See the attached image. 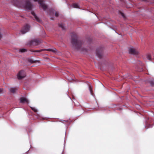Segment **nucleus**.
<instances>
[{"mask_svg":"<svg viewBox=\"0 0 154 154\" xmlns=\"http://www.w3.org/2000/svg\"><path fill=\"white\" fill-rule=\"evenodd\" d=\"M71 43L72 47L74 49L79 50L82 51H87L86 48H82L83 41L78 39L77 35L75 33H72L71 35Z\"/></svg>","mask_w":154,"mask_h":154,"instance_id":"obj_1","label":"nucleus"},{"mask_svg":"<svg viewBox=\"0 0 154 154\" xmlns=\"http://www.w3.org/2000/svg\"><path fill=\"white\" fill-rule=\"evenodd\" d=\"M35 2H38L40 6L44 11H45L47 8V6L44 2L43 0H33Z\"/></svg>","mask_w":154,"mask_h":154,"instance_id":"obj_2","label":"nucleus"},{"mask_svg":"<svg viewBox=\"0 0 154 154\" xmlns=\"http://www.w3.org/2000/svg\"><path fill=\"white\" fill-rule=\"evenodd\" d=\"M26 76V74L23 70H20L17 75V77L18 79L20 80Z\"/></svg>","mask_w":154,"mask_h":154,"instance_id":"obj_3","label":"nucleus"},{"mask_svg":"<svg viewBox=\"0 0 154 154\" xmlns=\"http://www.w3.org/2000/svg\"><path fill=\"white\" fill-rule=\"evenodd\" d=\"M129 52L130 54L134 55H138L139 53V51L133 48H130L129 50Z\"/></svg>","mask_w":154,"mask_h":154,"instance_id":"obj_4","label":"nucleus"},{"mask_svg":"<svg viewBox=\"0 0 154 154\" xmlns=\"http://www.w3.org/2000/svg\"><path fill=\"white\" fill-rule=\"evenodd\" d=\"M103 49L102 48H98L96 51V54L97 57L101 58L102 56Z\"/></svg>","mask_w":154,"mask_h":154,"instance_id":"obj_5","label":"nucleus"},{"mask_svg":"<svg viewBox=\"0 0 154 154\" xmlns=\"http://www.w3.org/2000/svg\"><path fill=\"white\" fill-rule=\"evenodd\" d=\"M25 6L26 8L30 10L32 9V5L30 2V0H26L25 2Z\"/></svg>","mask_w":154,"mask_h":154,"instance_id":"obj_6","label":"nucleus"},{"mask_svg":"<svg viewBox=\"0 0 154 154\" xmlns=\"http://www.w3.org/2000/svg\"><path fill=\"white\" fill-rule=\"evenodd\" d=\"M30 27L28 24H26L21 29V31L22 34H24L29 31Z\"/></svg>","mask_w":154,"mask_h":154,"instance_id":"obj_7","label":"nucleus"},{"mask_svg":"<svg viewBox=\"0 0 154 154\" xmlns=\"http://www.w3.org/2000/svg\"><path fill=\"white\" fill-rule=\"evenodd\" d=\"M40 42L39 40L37 39H35L31 41L30 42V45H36L39 44Z\"/></svg>","mask_w":154,"mask_h":154,"instance_id":"obj_8","label":"nucleus"},{"mask_svg":"<svg viewBox=\"0 0 154 154\" xmlns=\"http://www.w3.org/2000/svg\"><path fill=\"white\" fill-rule=\"evenodd\" d=\"M29 103V101L26 98L24 97H22L20 98V103Z\"/></svg>","mask_w":154,"mask_h":154,"instance_id":"obj_9","label":"nucleus"},{"mask_svg":"<svg viewBox=\"0 0 154 154\" xmlns=\"http://www.w3.org/2000/svg\"><path fill=\"white\" fill-rule=\"evenodd\" d=\"M31 14L35 18V20H36L38 22H40L41 21V20L39 19V18L38 17L36 14H35V13L33 11H32L31 12Z\"/></svg>","mask_w":154,"mask_h":154,"instance_id":"obj_10","label":"nucleus"},{"mask_svg":"<svg viewBox=\"0 0 154 154\" xmlns=\"http://www.w3.org/2000/svg\"><path fill=\"white\" fill-rule=\"evenodd\" d=\"M17 89V88H11L9 89V90L11 93H15Z\"/></svg>","mask_w":154,"mask_h":154,"instance_id":"obj_11","label":"nucleus"},{"mask_svg":"<svg viewBox=\"0 0 154 154\" xmlns=\"http://www.w3.org/2000/svg\"><path fill=\"white\" fill-rule=\"evenodd\" d=\"M45 50H46L45 49H41L39 50H34L31 49V50H30V51L31 52L39 53L41 52H42V51H45Z\"/></svg>","mask_w":154,"mask_h":154,"instance_id":"obj_12","label":"nucleus"},{"mask_svg":"<svg viewBox=\"0 0 154 154\" xmlns=\"http://www.w3.org/2000/svg\"><path fill=\"white\" fill-rule=\"evenodd\" d=\"M46 51H52L53 53H55L57 51V49L54 48V49H46Z\"/></svg>","mask_w":154,"mask_h":154,"instance_id":"obj_13","label":"nucleus"},{"mask_svg":"<svg viewBox=\"0 0 154 154\" xmlns=\"http://www.w3.org/2000/svg\"><path fill=\"white\" fill-rule=\"evenodd\" d=\"M72 6L74 8H79L78 5L76 3L73 4L72 5Z\"/></svg>","mask_w":154,"mask_h":154,"instance_id":"obj_14","label":"nucleus"},{"mask_svg":"<svg viewBox=\"0 0 154 154\" xmlns=\"http://www.w3.org/2000/svg\"><path fill=\"white\" fill-rule=\"evenodd\" d=\"M27 50L25 49H21L19 50V51L20 52L23 53L26 51Z\"/></svg>","mask_w":154,"mask_h":154,"instance_id":"obj_15","label":"nucleus"},{"mask_svg":"<svg viewBox=\"0 0 154 154\" xmlns=\"http://www.w3.org/2000/svg\"><path fill=\"white\" fill-rule=\"evenodd\" d=\"M59 27H61L62 29H65V28H64V25L63 24H60L59 25Z\"/></svg>","mask_w":154,"mask_h":154,"instance_id":"obj_16","label":"nucleus"},{"mask_svg":"<svg viewBox=\"0 0 154 154\" xmlns=\"http://www.w3.org/2000/svg\"><path fill=\"white\" fill-rule=\"evenodd\" d=\"M32 109L35 112H37V110L34 107H31Z\"/></svg>","mask_w":154,"mask_h":154,"instance_id":"obj_17","label":"nucleus"},{"mask_svg":"<svg viewBox=\"0 0 154 154\" xmlns=\"http://www.w3.org/2000/svg\"><path fill=\"white\" fill-rule=\"evenodd\" d=\"M147 58L148 60H150L151 59V56L149 54L147 55Z\"/></svg>","mask_w":154,"mask_h":154,"instance_id":"obj_18","label":"nucleus"},{"mask_svg":"<svg viewBox=\"0 0 154 154\" xmlns=\"http://www.w3.org/2000/svg\"><path fill=\"white\" fill-rule=\"evenodd\" d=\"M149 83L152 86H153L154 85V82L152 81H149Z\"/></svg>","mask_w":154,"mask_h":154,"instance_id":"obj_19","label":"nucleus"},{"mask_svg":"<svg viewBox=\"0 0 154 154\" xmlns=\"http://www.w3.org/2000/svg\"><path fill=\"white\" fill-rule=\"evenodd\" d=\"M89 90H90V92L91 93V94H92V88L91 87V86H89Z\"/></svg>","mask_w":154,"mask_h":154,"instance_id":"obj_20","label":"nucleus"},{"mask_svg":"<svg viewBox=\"0 0 154 154\" xmlns=\"http://www.w3.org/2000/svg\"><path fill=\"white\" fill-rule=\"evenodd\" d=\"M29 62H30V63H35L36 62V61H33L32 60H29Z\"/></svg>","mask_w":154,"mask_h":154,"instance_id":"obj_21","label":"nucleus"},{"mask_svg":"<svg viewBox=\"0 0 154 154\" xmlns=\"http://www.w3.org/2000/svg\"><path fill=\"white\" fill-rule=\"evenodd\" d=\"M120 13L121 15H122V16L123 17H125V16L124 14L123 13H122V12H120Z\"/></svg>","mask_w":154,"mask_h":154,"instance_id":"obj_22","label":"nucleus"},{"mask_svg":"<svg viewBox=\"0 0 154 154\" xmlns=\"http://www.w3.org/2000/svg\"><path fill=\"white\" fill-rule=\"evenodd\" d=\"M55 16L57 17H58V13L57 12H56L55 14Z\"/></svg>","mask_w":154,"mask_h":154,"instance_id":"obj_23","label":"nucleus"},{"mask_svg":"<svg viewBox=\"0 0 154 154\" xmlns=\"http://www.w3.org/2000/svg\"><path fill=\"white\" fill-rule=\"evenodd\" d=\"M54 11V10H53V9H50L49 10V11H50V13H49V14L50 15H51V11L52 12V11Z\"/></svg>","mask_w":154,"mask_h":154,"instance_id":"obj_24","label":"nucleus"},{"mask_svg":"<svg viewBox=\"0 0 154 154\" xmlns=\"http://www.w3.org/2000/svg\"><path fill=\"white\" fill-rule=\"evenodd\" d=\"M2 89L1 88H0V93L2 92Z\"/></svg>","mask_w":154,"mask_h":154,"instance_id":"obj_25","label":"nucleus"}]
</instances>
